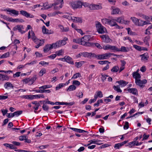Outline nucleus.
Here are the masks:
<instances>
[{
  "instance_id": "nucleus-1",
  "label": "nucleus",
  "mask_w": 152,
  "mask_h": 152,
  "mask_svg": "<svg viewBox=\"0 0 152 152\" xmlns=\"http://www.w3.org/2000/svg\"><path fill=\"white\" fill-rule=\"evenodd\" d=\"M71 6L73 9H78L82 7V2L78 1L75 2H71L70 3Z\"/></svg>"
},
{
  "instance_id": "nucleus-2",
  "label": "nucleus",
  "mask_w": 152,
  "mask_h": 152,
  "mask_svg": "<svg viewBox=\"0 0 152 152\" xmlns=\"http://www.w3.org/2000/svg\"><path fill=\"white\" fill-rule=\"evenodd\" d=\"M96 27L99 33L101 34L104 33L106 31V29L105 27L102 26L99 22H98L96 24Z\"/></svg>"
},
{
  "instance_id": "nucleus-3",
  "label": "nucleus",
  "mask_w": 152,
  "mask_h": 152,
  "mask_svg": "<svg viewBox=\"0 0 152 152\" xmlns=\"http://www.w3.org/2000/svg\"><path fill=\"white\" fill-rule=\"evenodd\" d=\"M91 39V37L89 35H86L83 37L81 39L82 45H85L86 43L89 41Z\"/></svg>"
},
{
  "instance_id": "nucleus-4",
  "label": "nucleus",
  "mask_w": 152,
  "mask_h": 152,
  "mask_svg": "<svg viewBox=\"0 0 152 152\" xmlns=\"http://www.w3.org/2000/svg\"><path fill=\"white\" fill-rule=\"evenodd\" d=\"M111 14L112 15L120 14H121L122 12L120 11V9L118 8H116L114 7H111Z\"/></svg>"
},
{
  "instance_id": "nucleus-5",
  "label": "nucleus",
  "mask_w": 152,
  "mask_h": 152,
  "mask_svg": "<svg viewBox=\"0 0 152 152\" xmlns=\"http://www.w3.org/2000/svg\"><path fill=\"white\" fill-rule=\"evenodd\" d=\"M63 0H56L53 4H50L48 7L47 8V9L50 8L53 6L57 5L59 4V5H61L62 6H63Z\"/></svg>"
},
{
  "instance_id": "nucleus-6",
  "label": "nucleus",
  "mask_w": 152,
  "mask_h": 152,
  "mask_svg": "<svg viewBox=\"0 0 152 152\" xmlns=\"http://www.w3.org/2000/svg\"><path fill=\"white\" fill-rule=\"evenodd\" d=\"M24 28L23 26L18 25L14 27L13 30L14 31L18 30L19 32L23 34L25 32V31L22 30Z\"/></svg>"
},
{
  "instance_id": "nucleus-7",
  "label": "nucleus",
  "mask_w": 152,
  "mask_h": 152,
  "mask_svg": "<svg viewBox=\"0 0 152 152\" xmlns=\"http://www.w3.org/2000/svg\"><path fill=\"white\" fill-rule=\"evenodd\" d=\"M100 37L102 39L103 41L106 43H108L112 42V40L110 39L109 37L106 35H102Z\"/></svg>"
},
{
  "instance_id": "nucleus-8",
  "label": "nucleus",
  "mask_w": 152,
  "mask_h": 152,
  "mask_svg": "<svg viewBox=\"0 0 152 152\" xmlns=\"http://www.w3.org/2000/svg\"><path fill=\"white\" fill-rule=\"evenodd\" d=\"M53 48L52 44H47L43 47V51L45 53L47 52L51 49Z\"/></svg>"
},
{
  "instance_id": "nucleus-9",
  "label": "nucleus",
  "mask_w": 152,
  "mask_h": 152,
  "mask_svg": "<svg viewBox=\"0 0 152 152\" xmlns=\"http://www.w3.org/2000/svg\"><path fill=\"white\" fill-rule=\"evenodd\" d=\"M146 83L147 80H141L139 79L135 80V83L136 85L140 87H142L143 86L142 85L145 84Z\"/></svg>"
},
{
  "instance_id": "nucleus-10",
  "label": "nucleus",
  "mask_w": 152,
  "mask_h": 152,
  "mask_svg": "<svg viewBox=\"0 0 152 152\" xmlns=\"http://www.w3.org/2000/svg\"><path fill=\"white\" fill-rule=\"evenodd\" d=\"M72 20L75 23H82L83 22V19L81 17L73 16L72 17Z\"/></svg>"
},
{
  "instance_id": "nucleus-11",
  "label": "nucleus",
  "mask_w": 152,
  "mask_h": 152,
  "mask_svg": "<svg viewBox=\"0 0 152 152\" xmlns=\"http://www.w3.org/2000/svg\"><path fill=\"white\" fill-rule=\"evenodd\" d=\"M102 8V7L101 5L94 4H91L90 7L91 10H98L101 9Z\"/></svg>"
},
{
  "instance_id": "nucleus-12",
  "label": "nucleus",
  "mask_w": 152,
  "mask_h": 152,
  "mask_svg": "<svg viewBox=\"0 0 152 152\" xmlns=\"http://www.w3.org/2000/svg\"><path fill=\"white\" fill-rule=\"evenodd\" d=\"M20 13L27 18H33L34 17L33 15H31L25 11L21 10L20 11Z\"/></svg>"
},
{
  "instance_id": "nucleus-13",
  "label": "nucleus",
  "mask_w": 152,
  "mask_h": 152,
  "mask_svg": "<svg viewBox=\"0 0 152 152\" xmlns=\"http://www.w3.org/2000/svg\"><path fill=\"white\" fill-rule=\"evenodd\" d=\"M130 19L135 25L136 26H140V21L141 20L139 19L134 17H131Z\"/></svg>"
},
{
  "instance_id": "nucleus-14",
  "label": "nucleus",
  "mask_w": 152,
  "mask_h": 152,
  "mask_svg": "<svg viewBox=\"0 0 152 152\" xmlns=\"http://www.w3.org/2000/svg\"><path fill=\"white\" fill-rule=\"evenodd\" d=\"M140 56L141 57V61L143 62H146L149 58V56L147 53H145L140 55Z\"/></svg>"
},
{
  "instance_id": "nucleus-15",
  "label": "nucleus",
  "mask_w": 152,
  "mask_h": 152,
  "mask_svg": "<svg viewBox=\"0 0 152 152\" xmlns=\"http://www.w3.org/2000/svg\"><path fill=\"white\" fill-rule=\"evenodd\" d=\"M4 10L11 13L14 15H18L19 14L18 11L15 10H12L10 8H9L8 9Z\"/></svg>"
},
{
  "instance_id": "nucleus-16",
  "label": "nucleus",
  "mask_w": 152,
  "mask_h": 152,
  "mask_svg": "<svg viewBox=\"0 0 152 152\" xmlns=\"http://www.w3.org/2000/svg\"><path fill=\"white\" fill-rule=\"evenodd\" d=\"M63 59H64V58ZM64 59L67 62L72 64H74V62L72 61V59L71 57L69 56H66L64 57Z\"/></svg>"
},
{
  "instance_id": "nucleus-17",
  "label": "nucleus",
  "mask_w": 152,
  "mask_h": 152,
  "mask_svg": "<svg viewBox=\"0 0 152 152\" xmlns=\"http://www.w3.org/2000/svg\"><path fill=\"white\" fill-rule=\"evenodd\" d=\"M53 48H56L62 46L60 40L58 41L55 43L52 44Z\"/></svg>"
},
{
  "instance_id": "nucleus-18",
  "label": "nucleus",
  "mask_w": 152,
  "mask_h": 152,
  "mask_svg": "<svg viewBox=\"0 0 152 152\" xmlns=\"http://www.w3.org/2000/svg\"><path fill=\"white\" fill-rule=\"evenodd\" d=\"M116 19H115L113 18H111L110 20L109 19V25L113 26L117 25Z\"/></svg>"
},
{
  "instance_id": "nucleus-19",
  "label": "nucleus",
  "mask_w": 152,
  "mask_h": 152,
  "mask_svg": "<svg viewBox=\"0 0 152 152\" xmlns=\"http://www.w3.org/2000/svg\"><path fill=\"white\" fill-rule=\"evenodd\" d=\"M127 90L129 93H132L133 94L138 95L137 90L135 88H130L128 89Z\"/></svg>"
},
{
  "instance_id": "nucleus-20",
  "label": "nucleus",
  "mask_w": 152,
  "mask_h": 152,
  "mask_svg": "<svg viewBox=\"0 0 152 152\" xmlns=\"http://www.w3.org/2000/svg\"><path fill=\"white\" fill-rule=\"evenodd\" d=\"M138 70H137V71L134 72L133 73V76L135 78V80L139 79L141 77L140 75L138 72Z\"/></svg>"
},
{
  "instance_id": "nucleus-21",
  "label": "nucleus",
  "mask_w": 152,
  "mask_h": 152,
  "mask_svg": "<svg viewBox=\"0 0 152 152\" xmlns=\"http://www.w3.org/2000/svg\"><path fill=\"white\" fill-rule=\"evenodd\" d=\"M116 83H118L121 87L125 86L128 83V82H127L123 80L117 81L116 82Z\"/></svg>"
},
{
  "instance_id": "nucleus-22",
  "label": "nucleus",
  "mask_w": 152,
  "mask_h": 152,
  "mask_svg": "<svg viewBox=\"0 0 152 152\" xmlns=\"http://www.w3.org/2000/svg\"><path fill=\"white\" fill-rule=\"evenodd\" d=\"M9 79V77L7 75H5L0 74V80L2 81L8 80Z\"/></svg>"
},
{
  "instance_id": "nucleus-23",
  "label": "nucleus",
  "mask_w": 152,
  "mask_h": 152,
  "mask_svg": "<svg viewBox=\"0 0 152 152\" xmlns=\"http://www.w3.org/2000/svg\"><path fill=\"white\" fill-rule=\"evenodd\" d=\"M119 51H121L124 52H128L129 51V49L128 47L124 46H121L120 49H119Z\"/></svg>"
},
{
  "instance_id": "nucleus-24",
  "label": "nucleus",
  "mask_w": 152,
  "mask_h": 152,
  "mask_svg": "<svg viewBox=\"0 0 152 152\" xmlns=\"http://www.w3.org/2000/svg\"><path fill=\"white\" fill-rule=\"evenodd\" d=\"M4 86L6 89L8 88H12V89L13 88V86L12 84L11 83L9 82H7L6 83L4 84Z\"/></svg>"
},
{
  "instance_id": "nucleus-25",
  "label": "nucleus",
  "mask_w": 152,
  "mask_h": 152,
  "mask_svg": "<svg viewBox=\"0 0 152 152\" xmlns=\"http://www.w3.org/2000/svg\"><path fill=\"white\" fill-rule=\"evenodd\" d=\"M37 78L36 76H34L31 79H30V81L28 84L30 85L32 84L35 81Z\"/></svg>"
},
{
  "instance_id": "nucleus-26",
  "label": "nucleus",
  "mask_w": 152,
  "mask_h": 152,
  "mask_svg": "<svg viewBox=\"0 0 152 152\" xmlns=\"http://www.w3.org/2000/svg\"><path fill=\"white\" fill-rule=\"evenodd\" d=\"M58 27L60 28L61 29L63 32H67L69 30L68 27H64L63 26L61 25H59Z\"/></svg>"
},
{
  "instance_id": "nucleus-27",
  "label": "nucleus",
  "mask_w": 152,
  "mask_h": 152,
  "mask_svg": "<svg viewBox=\"0 0 152 152\" xmlns=\"http://www.w3.org/2000/svg\"><path fill=\"white\" fill-rule=\"evenodd\" d=\"M76 89V87L74 85H72L69 86V88L67 89L66 91H74Z\"/></svg>"
},
{
  "instance_id": "nucleus-28",
  "label": "nucleus",
  "mask_w": 152,
  "mask_h": 152,
  "mask_svg": "<svg viewBox=\"0 0 152 152\" xmlns=\"http://www.w3.org/2000/svg\"><path fill=\"white\" fill-rule=\"evenodd\" d=\"M124 19V18L123 17H120L116 18V22L121 24L123 23Z\"/></svg>"
},
{
  "instance_id": "nucleus-29",
  "label": "nucleus",
  "mask_w": 152,
  "mask_h": 152,
  "mask_svg": "<svg viewBox=\"0 0 152 152\" xmlns=\"http://www.w3.org/2000/svg\"><path fill=\"white\" fill-rule=\"evenodd\" d=\"M64 53V50L61 49L56 51V53L57 56H62L63 55Z\"/></svg>"
},
{
  "instance_id": "nucleus-30",
  "label": "nucleus",
  "mask_w": 152,
  "mask_h": 152,
  "mask_svg": "<svg viewBox=\"0 0 152 152\" xmlns=\"http://www.w3.org/2000/svg\"><path fill=\"white\" fill-rule=\"evenodd\" d=\"M82 56L85 57H88L91 56V53L84 52L81 53Z\"/></svg>"
},
{
  "instance_id": "nucleus-31",
  "label": "nucleus",
  "mask_w": 152,
  "mask_h": 152,
  "mask_svg": "<svg viewBox=\"0 0 152 152\" xmlns=\"http://www.w3.org/2000/svg\"><path fill=\"white\" fill-rule=\"evenodd\" d=\"M113 88L115 91L118 92H121L122 91L120 88V86H113Z\"/></svg>"
},
{
  "instance_id": "nucleus-32",
  "label": "nucleus",
  "mask_w": 152,
  "mask_h": 152,
  "mask_svg": "<svg viewBox=\"0 0 152 152\" xmlns=\"http://www.w3.org/2000/svg\"><path fill=\"white\" fill-rule=\"evenodd\" d=\"M110 53H109L103 54L104 59H107L110 57L111 56Z\"/></svg>"
},
{
  "instance_id": "nucleus-33",
  "label": "nucleus",
  "mask_w": 152,
  "mask_h": 152,
  "mask_svg": "<svg viewBox=\"0 0 152 152\" xmlns=\"http://www.w3.org/2000/svg\"><path fill=\"white\" fill-rule=\"evenodd\" d=\"M46 70L45 68H42L39 72L40 76H42L44 74L46 73Z\"/></svg>"
},
{
  "instance_id": "nucleus-34",
  "label": "nucleus",
  "mask_w": 152,
  "mask_h": 152,
  "mask_svg": "<svg viewBox=\"0 0 152 152\" xmlns=\"http://www.w3.org/2000/svg\"><path fill=\"white\" fill-rule=\"evenodd\" d=\"M10 54L9 52H7L3 54L0 56V58H8L10 56Z\"/></svg>"
},
{
  "instance_id": "nucleus-35",
  "label": "nucleus",
  "mask_w": 152,
  "mask_h": 152,
  "mask_svg": "<svg viewBox=\"0 0 152 152\" xmlns=\"http://www.w3.org/2000/svg\"><path fill=\"white\" fill-rule=\"evenodd\" d=\"M63 17L64 18L68 19L69 20H72V17L70 15H68L67 13H66L63 16Z\"/></svg>"
},
{
  "instance_id": "nucleus-36",
  "label": "nucleus",
  "mask_w": 152,
  "mask_h": 152,
  "mask_svg": "<svg viewBox=\"0 0 152 152\" xmlns=\"http://www.w3.org/2000/svg\"><path fill=\"white\" fill-rule=\"evenodd\" d=\"M52 87V86L50 85H46L42 86L41 87H39V89H42V90H45V89L48 88H50Z\"/></svg>"
},
{
  "instance_id": "nucleus-37",
  "label": "nucleus",
  "mask_w": 152,
  "mask_h": 152,
  "mask_svg": "<svg viewBox=\"0 0 152 152\" xmlns=\"http://www.w3.org/2000/svg\"><path fill=\"white\" fill-rule=\"evenodd\" d=\"M119 67L118 66H114L111 69V71L113 72H117L119 70Z\"/></svg>"
},
{
  "instance_id": "nucleus-38",
  "label": "nucleus",
  "mask_w": 152,
  "mask_h": 152,
  "mask_svg": "<svg viewBox=\"0 0 152 152\" xmlns=\"http://www.w3.org/2000/svg\"><path fill=\"white\" fill-rule=\"evenodd\" d=\"M110 50H112V51H113L114 52H115V51H119V48H117L115 46L111 45Z\"/></svg>"
},
{
  "instance_id": "nucleus-39",
  "label": "nucleus",
  "mask_w": 152,
  "mask_h": 152,
  "mask_svg": "<svg viewBox=\"0 0 152 152\" xmlns=\"http://www.w3.org/2000/svg\"><path fill=\"white\" fill-rule=\"evenodd\" d=\"M42 31L43 34H49V30L47 29L44 26L42 27Z\"/></svg>"
},
{
  "instance_id": "nucleus-40",
  "label": "nucleus",
  "mask_w": 152,
  "mask_h": 152,
  "mask_svg": "<svg viewBox=\"0 0 152 152\" xmlns=\"http://www.w3.org/2000/svg\"><path fill=\"white\" fill-rule=\"evenodd\" d=\"M102 23L104 24H108L109 25V19L107 18H104L102 20Z\"/></svg>"
},
{
  "instance_id": "nucleus-41",
  "label": "nucleus",
  "mask_w": 152,
  "mask_h": 152,
  "mask_svg": "<svg viewBox=\"0 0 152 152\" xmlns=\"http://www.w3.org/2000/svg\"><path fill=\"white\" fill-rule=\"evenodd\" d=\"M84 61H81L79 62H76L75 63V66L77 68H78L80 67L83 64V63H84Z\"/></svg>"
},
{
  "instance_id": "nucleus-42",
  "label": "nucleus",
  "mask_w": 152,
  "mask_h": 152,
  "mask_svg": "<svg viewBox=\"0 0 152 152\" xmlns=\"http://www.w3.org/2000/svg\"><path fill=\"white\" fill-rule=\"evenodd\" d=\"M136 141L135 140L133 141L130 142L128 143V145L129 146V148H132L133 146L136 145Z\"/></svg>"
},
{
  "instance_id": "nucleus-43",
  "label": "nucleus",
  "mask_w": 152,
  "mask_h": 152,
  "mask_svg": "<svg viewBox=\"0 0 152 152\" xmlns=\"http://www.w3.org/2000/svg\"><path fill=\"white\" fill-rule=\"evenodd\" d=\"M43 105L42 106V108L45 111H48V109H49V107L46 104H45V101H43Z\"/></svg>"
},
{
  "instance_id": "nucleus-44",
  "label": "nucleus",
  "mask_w": 152,
  "mask_h": 152,
  "mask_svg": "<svg viewBox=\"0 0 152 152\" xmlns=\"http://www.w3.org/2000/svg\"><path fill=\"white\" fill-rule=\"evenodd\" d=\"M73 42L81 44V39L80 38L74 39H73Z\"/></svg>"
},
{
  "instance_id": "nucleus-45",
  "label": "nucleus",
  "mask_w": 152,
  "mask_h": 152,
  "mask_svg": "<svg viewBox=\"0 0 152 152\" xmlns=\"http://www.w3.org/2000/svg\"><path fill=\"white\" fill-rule=\"evenodd\" d=\"M126 29L127 31L128 34L130 35H135V33L132 32L130 28H126Z\"/></svg>"
},
{
  "instance_id": "nucleus-46",
  "label": "nucleus",
  "mask_w": 152,
  "mask_h": 152,
  "mask_svg": "<svg viewBox=\"0 0 152 152\" xmlns=\"http://www.w3.org/2000/svg\"><path fill=\"white\" fill-rule=\"evenodd\" d=\"M81 75L80 73H77L75 74L72 77L71 79H76L77 77H80Z\"/></svg>"
},
{
  "instance_id": "nucleus-47",
  "label": "nucleus",
  "mask_w": 152,
  "mask_h": 152,
  "mask_svg": "<svg viewBox=\"0 0 152 152\" xmlns=\"http://www.w3.org/2000/svg\"><path fill=\"white\" fill-rule=\"evenodd\" d=\"M22 113V111H18L14 112L13 113L14 116H18L21 114Z\"/></svg>"
},
{
  "instance_id": "nucleus-48",
  "label": "nucleus",
  "mask_w": 152,
  "mask_h": 152,
  "mask_svg": "<svg viewBox=\"0 0 152 152\" xmlns=\"http://www.w3.org/2000/svg\"><path fill=\"white\" fill-rule=\"evenodd\" d=\"M111 46V45H106L103 46L102 48L104 50H110Z\"/></svg>"
},
{
  "instance_id": "nucleus-49",
  "label": "nucleus",
  "mask_w": 152,
  "mask_h": 152,
  "mask_svg": "<svg viewBox=\"0 0 152 152\" xmlns=\"http://www.w3.org/2000/svg\"><path fill=\"white\" fill-rule=\"evenodd\" d=\"M66 85V84L60 83L56 87V90H58Z\"/></svg>"
},
{
  "instance_id": "nucleus-50",
  "label": "nucleus",
  "mask_w": 152,
  "mask_h": 152,
  "mask_svg": "<svg viewBox=\"0 0 152 152\" xmlns=\"http://www.w3.org/2000/svg\"><path fill=\"white\" fill-rule=\"evenodd\" d=\"M148 23V21H144L141 20L140 21V26H143Z\"/></svg>"
},
{
  "instance_id": "nucleus-51",
  "label": "nucleus",
  "mask_w": 152,
  "mask_h": 152,
  "mask_svg": "<svg viewBox=\"0 0 152 152\" xmlns=\"http://www.w3.org/2000/svg\"><path fill=\"white\" fill-rule=\"evenodd\" d=\"M24 20L23 19L19 18L14 19L13 22H23Z\"/></svg>"
},
{
  "instance_id": "nucleus-52",
  "label": "nucleus",
  "mask_w": 152,
  "mask_h": 152,
  "mask_svg": "<svg viewBox=\"0 0 152 152\" xmlns=\"http://www.w3.org/2000/svg\"><path fill=\"white\" fill-rule=\"evenodd\" d=\"M80 82L78 80H75L73 81L72 84L74 85H75L78 86L80 85Z\"/></svg>"
},
{
  "instance_id": "nucleus-53",
  "label": "nucleus",
  "mask_w": 152,
  "mask_h": 152,
  "mask_svg": "<svg viewBox=\"0 0 152 152\" xmlns=\"http://www.w3.org/2000/svg\"><path fill=\"white\" fill-rule=\"evenodd\" d=\"M26 138V135H24L23 136H20L19 137V138L20 140L23 141L25 140Z\"/></svg>"
},
{
  "instance_id": "nucleus-54",
  "label": "nucleus",
  "mask_w": 152,
  "mask_h": 152,
  "mask_svg": "<svg viewBox=\"0 0 152 152\" xmlns=\"http://www.w3.org/2000/svg\"><path fill=\"white\" fill-rule=\"evenodd\" d=\"M133 47L136 50H139L141 51V47L139 46H138L137 45H133Z\"/></svg>"
},
{
  "instance_id": "nucleus-55",
  "label": "nucleus",
  "mask_w": 152,
  "mask_h": 152,
  "mask_svg": "<svg viewBox=\"0 0 152 152\" xmlns=\"http://www.w3.org/2000/svg\"><path fill=\"white\" fill-rule=\"evenodd\" d=\"M91 4L87 2H82V5H83L85 7H88L90 9V7Z\"/></svg>"
},
{
  "instance_id": "nucleus-56",
  "label": "nucleus",
  "mask_w": 152,
  "mask_h": 152,
  "mask_svg": "<svg viewBox=\"0 0 152 152\" xmlns=\"http://www.w3.org/2000/svg\"><path fill=\"white\" fill-rule=\"evenodd\" d=\"M98 63L100 64L103 65L104 64H106L107 63H110L107 61H99Z\"/></svg>"
},
{
  "instance_id": "nucleus-57",
  "label": "nucleus",
  "mask_w": 152,
  "mask_h": 152,
  "mask_svg": "<svg viewBox=\"0 0 152 152\" xmlns=\"http://www.w3.org/2000/svg\"><path fill=\"white\" fill-rule=\"evenodd\" d=\"M97 96L100 98H102L103 97V95L102 92L100 91H97L96 92Z\"/></svg>"
},
{
  "instance_id": "nucleus-58",
  "label": "nucleus",
  "mask_w": 152,
  "mask_h": 152,
  "mask_svg": "<svg viewBox=\"0 0 152 152\" xmlns=\"http://www.w3.org/2000/svg\"><path fill=\"white\" fill-rule=\"evenodd\" d=\"M101 75L102 76L101 78L103 82H104V81L106 79L107 77H108V76L105 75H103L102 74Z\"/></svg>"
},
{
  "instance_id": "nucleus-59",
  "label": "nucleus",
  "mask_w": 152,
  "mask_h": 152,
  "mask_svg": "<svg viewBox=\"0 0 152 152\" xmlns=\"http://www.w3.org/2000/svg\"><path fill=\"white\" fill-rule=\"evenodd\" d=\"M56 56L57 55L56 53L54 54H52L51 55L49 56L48 57L49 58L51 59H53L56 57Z\"/></svg>"
},
{
  "instance_id": "nucleus-60",
  "label": "nucleus",
  "mask_w": 152,
  "mask_h": 152,
  "mask_svg": "<svg viewBox=\"0 0 152 152\" xmlns=\"http://www.w3.org/2000/svg\"><path fill=\"white\" fill-rule=\"evenodd\" d=\"M96 57L99 60L104 59L103 54L102 55H98L96 56Z\"/></svg>"
},
{
  "instance_id": "nucleus-61",
  "label": "nucleus",
  "mask_w": 152,
  "mask_h": 152,
  "mask_svg": "<svg viewBox=\"0 0 152 152\" xmlns=\"http://www.w3.org/2000/svg\"><path fill=\"white\" fill-rule=\"evenodd\" d=\"M1 111L3 115L4 116L7 113L8 110L7 109H5V110L2 109L1 110Z\"/></svg>"
},
{
  "instance_id": "nucleus-62",
  "label": "nucleus",
  "mask_w": 152,
  "mask_h": 152,
  "mask_svg": "<svg viewBox=\"0 0 152 152\" xmlns=\"http://www.w3.org/2000/svg\"><path fill=\"white\" fill-rule=\"evenodd\" d=\"M129 123L128 122H126L125 123V124L124 126V129H128L129 127Z\"/></svg>"
},
{
  "instance_id": "nucleus-63",
  "label": "nucleus",
  "mask_w": 152,
  "mask_h": 152,
  "mask_svg": "<svg viewBox=\"0 0 152 152\" xmlns=\"http://www.w3.org/2000/svg\"><path fill=\"white\" fill-rule=\"evenodd\" d=\"M30 78H25L22 81L25 83V84L28 83H29V81H30Z\"/></svg>"
},
{
  "instance_id": "nucleus-64",
  "label": "nucleus",
  "mask_w": 152,
  "mask_h": 152,
  "mask_svg": "<svg viewBox=\"0 0 152 152\" xmlns=\"http://www.w3.org/2000/svg\"><path fill=\"white\" fill-rule=\"evenodd\" d=\"M49 146V145H41L39 147V148L41 150H43L45 148H48Z\"/></svg>"
}]
</instances>
